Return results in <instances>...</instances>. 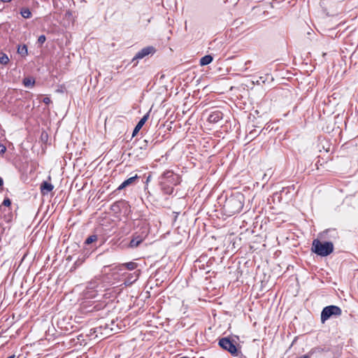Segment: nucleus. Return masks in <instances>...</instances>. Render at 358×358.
Masks as SVG:
<instances>
[{
  "label": "nucleus",
  "instance_id": "nucleus-1",
  "mask_svg": "<svg viewBox=\"0 0 358 358\" xmlns=\"http://www.w3.org/2000/svg\"><path fill=\"white\" fill-rule=\"evenodd\" d=\"M244 206V196L241 193L231 195L224 203L223 209L229 216H232L240 213Z\"/></svg>",
  "mask_w": 358,
  "mask_h": 358
},
{
  "label": "nucleus",
  "instance_id": "nucleus-15",
  "mask_svg": "<svg viewBox=\"0 0 358 358\" xmlns=\"http://www.w3.org/2000/svg\"><path fill=\"white\" fill-rule=\"evenodd\" d=\"M9 62V58L6 54L3 52L0 53V63L1 64H7Z\"/></svg>",
  "mask_w": 358,
  "mask_h": 358
},
{
  "label": "nucleus",
  "instance_id": "nucleus-18",
  "mask_svg": "<svg viewBox=\"0 0 358 358\" xmlns=\"http://www.w3.org/2000/svg\"><path fill=\"white\" fill-rule=\"evenodd\" d=\"M17 51L20 54L24 55L27 54V48L25 45L19 47Z\"/></svg>",
  "mask_w": 358,
  "mask_h": 358
},
{
  "label": "nucleus",
  "instance_id": "nucleus-12",
  "mask_svg": "<svg viewBox=\"0 0 358 358\" xmlns=\"http://www.w3.org/2000/svg\"><path fill=\"white\" fill-rule=\"evenodd\" d=\"M268 75H266L265 76H260L258 78V79H257V80H253L252 83L257 85L264 84L266 81L268 80Z\"/></svg>",
  "mask_w": 358,
  "mask_h": 358
},
{
  "label": "nucleus",
  "instance_id": "nucleus-8",
  "mask_svg": "<svg viewBox=\"0 0 358 358\" xmlns=\"http://www.w3.org/2000/svg\"><path fill=\"white\" fill-rule=\"evenodd\" d=\"M222 119V113L220 111H214L208 117V120L210 123H216Z\"/></svg>",
  "mask_w": 358,
  "mask_h": 358
},
{
  "label": "nucleus",
  "instance_id": "nucleus-23",
  "mask_svg": "<svg viewBox=\"0 0 358 358\" xmlns=\"http://www.w3.org/2000/svg\"><path fill=\"white\" fill-rule=\"evenodd\" d=\"M6 151V148L4 145L0 144V154H4Z\"/></svg>",
  "mask_w": 358,
  "mask_h": 358
},
{
  "label": "nucleus",
  "instance_id": "nucleus-20",
  "mask_svg": "<svg viewBox=\"0 0 358 358\" xmlns=\"http://www.w3.org/2000/svg\"><path fill=\"white\" fill-rule=\"evenodd\" d=\"M259 134V132H257L255 129H254V130H252L250 131L249 136H250L251 138H254L257 136H258Z\"/></svg>",
  "mask_w": 358,
  "mask_h": 358
},
{
  "label": "nucleus",
  "instance_id": "nucleus-21",
  "mask_svg": "<svg viewBox=\"0 0 358 358\" xmlns=\"http://www.w3.org/2000/svg\"><path fill=\"white\" fill-rule=\"evenodd\" d=\"M2 204L5 206L9 207L11 205V201L9 198H5Z\"/></svg>",
  "mask_w": 358,
  "mask_h": 358
},
{
  "label": "nucleus",
  "instance_id": "nucleus-26",
  "mask_svg": "<svg viewBox=\"0 0 358 358\" xmlns=\"http://www.w3.org/2000/svg\"><path fill=\"white\" fill-rule=\"evenodd\" d=\"M128 179H131V180L138 179V176H137V175H135L134 176H131V177L129 178Z\"/></svg>",
  "mask_w": 358,
  "mask_h": 358
},
{
  "label": "nucleus",
  "instance_id": "nucleus-4",
  "mask_svg": "<svg viewBox=\"0 0 358 358\" xmlns=\"http://www.w3.org/2000/svg\"><path fill=\"white\" fill-rule=\"evenodd\" d=\"M219 345L225 350H227L233 356L238 355V350L233 342L227 337L222 338L219 341Z\"/></svg>",
  "mask_w": 358,
  "mask_h": 358
},
{
  "label": "nucleus",
  "instance_id": "nucleus-28",
  "mask_svg": "<svg viewBox=\"0 0 358 358\" xmlns=\"http://www.w3.org/2000/svg\"><path fill=\"white\" fill-rule=\"evenodd\" d=\"M7 358H15V355H12L8 356Z\"/></svg>",
  "mask_w": 358,
  "mask_h": 358
},
{
  "label": "nucleus",
  "instance_id": "nucleus-30",
  "mask_svg": "<svg viewBox=\"0 0 358 358\" xmlns=\"http://www.w3.org/2000/svg\"><path fill=\"white\" fill-rule=\"evenodd\" d=\"M3 180H0V186L3 185Z\"/></svg>",
  "mask_w": 358,
  "mask_h": 358
},
{
  "label": "nucleus",
  "instance_id": "nucleus-11",
  "mask_svg": "<svg viewBox=\"0 0 358 358\" xmlns=\"http://www.w3.org/2000/svg\"><path fill=\"white\" fill-rule=\"evenodd\" d=\"M213 61V57L211 55H206L201 58L200 59V65L206 66L209 64Z\"/></svg>",
  "mask_w": 358,
  "mask_h": 358
},
{
  "label": "nucleus",
  "instance_id": "nucleus-10",
  "mask_svg": "<svg viewBox=\"0 0 358 358\" xmlns=\"http://www.w3.org/2000/svg\"><path fill=\"white\" fill-rule=\"evenodd\" d=\"M169 180L163 181L160 183L162 190L166 194H171L173 191V187L171 185L169 184Z\"/></svg>",
  "mask_w": 358,
  "mask_h": 358
},
{
  "label": "nucleus",
  "instance_id": "nucleus-7",
  "mask_svg": "<svg viewBox=\"0 0 358 358\" xmlns=\"http://www.w3.org/2000/svg\"><path fill=\"white\" fill-rule=\"evenodd\" d=\"M54 189V185L50 181L44 180L41 186V193L43 196L48 195L50 192H51Z\"/></svg>",
  "mask_w": 358,
  "mask_h": 358
},
{
  "label": "nucleus",
  "instance_id": "nucleus-17",
  "mask_svg": "<svg viewBox=\"0 0 358 358\" xmlns=\"http://www.w3.org/2000/svg\"><path fill=\"white\" fill-rule=\"evenodd\" d=\"M23 84L25 87H32L34 84V80L31 78H26L23 80Z\"/></svg>",
  "mask_w": 358,
  "mask_h": 358
},
{
  "label": "nucleus",
  "instance_id": "nucleus-27",
  "mask_svg": "<svg viewBox=\"0 0 358 358\" xmlns=\"http://www.w3.org/2000/svg\"><path fill=\"white\" fill-rule=\"evenodd\" d=\"M0 1H2V2L8 3V2H10L12 0H0Z\"/></svg>",
  "mask_w": 358,
  "mask_h": 358
},
{
  "label": "nucleus",
  "instance_id": "nucleus-6",
  "mask_svg": "<svg viewBox=\"0 0 358 358\" xmlns=\"http://www.w3.org/2000/svg\"><path fill=\"white\" fill-rule=\"evenodd\" d=\"M156 52V49L153 46H147L141 49L140 51H138L136 55L132 59V62L136 61L134 66H136L138 64V60L144 58L145 57L152 55Z\"/></svg>",
  "mask_w": 358,
  "mask_h": 358
},
{
  "label": "nucleus",
  "instance_id": "nucleus-5",
  "mask_svg": "<svg viewBox=\"0 0 358 358\" xmlns=\"http://www.w3.org/2000/svg\"><path fill=\"white\" fill-rule=\"evenodd\" d=\"M148 236V232L143 231L141 232H135L131 236V239L129 244V248H136L142 243Z\"/></svg>",
  "mask_w": 358,
  "mask_h": 358
},
{
  "label": "nucleus",
  "instance_id": "nucleus-16",
  "mask_svg": "<svg viewBox=\"0 0 358 358\" xmlns=\"http://www.w3.org/2000/svg\"><path fill=\"white\" fill-rule=\"evenodd\" d=\"M97 240V236L96 235H92V236H90L86 240H85V243L87 244V245H90L95 241H96Z\"/></svg>",
  "mask_w": 358,
  "mask_h": 358
},
{
  "label": "nucleus",
  "instance_id": "nucleus-33",
  "mask_svg": "<svg viewBox=\"0 0 358 358\" xmlns=\"http://www.w3.org/2000/svg\"><path fill=\"white\" fill-rule=\"evenodd\" d=\"M150 178V176H148L147 177V180H149Z\"/></svg>",
  "mask_w": 358,
  "mask_h": 358
},
{
  "label": "nucleus",
  "instance_id": "nucleus-14",
  "mask_svg": "<svg viewBox=\"0 0 358 358\" xmlns=\"http://www.w3.org/2000/svg\"><path fill=\"white\" fill-rule=\"evenodd\" d=\"M128 270L132 271L134 270L137 267V264L133 262H127L122 264Z\"/></svg>",
  "mask_w": 358,
  "mask_h": 358
},
{
  "label": "nucleus",
  "instance_id": "nucleus-19",
  "mask_svg": "<svg viewBox=\"0 0 358 358\" xmlns=\"http://www.w3.org/2000/svg\"><path fill=\"white\" fill-rule=\"evenodd\" d=\"M134 180H124L118 187L117 190H120L127 185H130Z\"/></svg>",
  "mask_w": 358,
  "mask_h": 358
},
{
  "label": "nucleus",
  "instance_id": "nucleus-22",
  "mask_svg": "<svg viewBox=\"0 0 358 358\" xmlns=\"http://www.w3.org/2000/svg\"><path fill=\"white\" fill-rule=\"evenodd\" d=\"M45 36L44 35H41L38 38V42L40 44H43L45 41Z\"/></svg>",
  "mask_w": 358,
  "mask_h": 358
},
{
  "label": "nucleus",
  "instance_id": "nucleus-3",
  "mask_svg": "<svg viewBox=\"0 0 358 358\" xmlns=\"http://www.w3.org/2000/svg\"><path fill=\"white\" fill-rule=\"evenodd\" d=\"M342 314V310L337 306H328L323 308L321 313V322L324 323L332 316H340Z\"/></svg>",
  "mask_w": 358,
  "mask_h": 358
},
{
  "label": "nucleus",
  "instance_id": "nucleus-35",
  "mask_svg": "<svg viewBox=\"0 0 358 358\" xmlns=\"http://www.w3.org/2000/svg\"><path fill=\"white\" fill-rule=\"evenodd\" d=\"M241 358H245V357H241Z\"/></svg>",
  "mask_w": 358,
  "mask_h": 358
},
{
  "label": "nucleus",
  "instance_id": "nucleus-13",
  "mask_svg": "<svg viewBox=\"0 0 358 358\" xmlns=\"http://www.w3.org/2000/svg\"><path fill=\"white\" fill-rule=\"evenodd\" d=\"M20 14L22 15V16L24 18H26V19L30 18L31 16V11L29 10V8H22L20 11Z\"/></svg>",
  "mask_w": 358,
  "mask_h": 358
},
{
  "label": "nucleus",
  "instance_id": "nucleus-32",
  "mask_svg": "<svg viewBox=\"0 0 358 358\" xmlns=\"http://www.w3.org/2000/svg\"><path fill=\"white\" fill-rule=\"evenodd\" d=\"M119 203H121V201H119ZM117 203H118V202H117ZM116 205H117V203L113 204V207L115 206Z\"/></svg>",
  "mask_w": 358,
  "mask_h": 358
},
{
  "label": "nucleus",
  "instance_id": "nucleus-34",
  "mask_svg": "<svg viewBox=\"0 0 358 358\" xmlns=\"http://www.w3.org/2000/svg\"><path fill=\"white\" fill-rule=\"evenodd\" d=\"M180 358H188V357H180Z\"/></svg>",
  "mask_w": 358,
  "mask_h": 358
},
{
  "label": "nucleus",
  "instance_id": "nucleus-2",
  "mask_svg": "<svg viewBox=\"0 0 358 358\" xmlns=\"http://www.w3.org/2000/svg\"><path fill=\"white\" fill-rule=\"evenodd\" d=\"M312 251L315 254L325 257L334 251V245L331 242H321L318 239H314L312 244Z\"/></svg>",
  "mask_w": 358,
  "mask_h": 358
},
{
  "label": "nucleus",
  "instance_id": "nucleus-24",
  "mask_svg": "<svg viewBox=\"0 0 358 358\" xmlns=\"http://www.w3.org/2000/svg\"><path fill=\"white\" fill-rule=\"evenodd\" d=\"M164 177L166 178H171L173 177V173L171 172V171H168V172L164 173Z\"/></svg>",
  "mask_w": 358,
  "mask_h": 358
},
{
  "label": "nucleus",
  "instance_id": "nucleus-25",
  "mask_svg": "<svg viewBox=\"0 0 358 358\" xmlns=\"http://www.w3.org/2000/svg\"><path fill=\"white\" fill-rule=\"evenodd\" d=\"M43 102L45 103V104H49L51 103V100L49 97H45L43 99Z\"/></svg>",
  "mask_w": 358,
  "mask_h": 358
},
{
  "label": "nucleus",
  "instance_id": "nucleus-9",
  "mask_svg": "<svg viewBox=\"0 0 358 358\" xmlns=\"http://www.w3.org/2000/svg\"><path fill=\"white\" fill-rule=\"evenodd\" d=\"M148 117H149V113H148L140 120V121L138 122V124H136V126L135 127V128L134 129L133 136H135L138 132V131L142 128L143 124L145 123V122L148 119Z\"/></svg>",
  "mask_w": 358,
  "mask_h": 358
},
{
  "label": "nucleus",
  "instance_id": "nucleus-31",
  "mask_svg": "<svg viewBox=\"0 0 358 358\" xmlns=\"http://www.w3.org/2000/svg\"><path fill=\"white\" fill-rule=\"evenodd\" d=\"M250 62H251L250 61H248V62H245V65H248V64H250Z\"/></svg>",
  "mask_w": 358,
  "mask_h": 358
},
{
  "label": "nucleus",
  "instance_id": "nucleus-29",
  "mask_svg": "<svg viewBox=\"0 0 358 358\" xmlns=\"http://www.w3.org/2000/svg\"><path fill=\"white\" fill-rule=\"evenodd\" d=\"M45 137H47V136H48L47 134H45ZM43 136H44V134L43 133V134H41V137H42L43 138Z\"/></svg>",
  "mask_w": 358,
  "mask_h": 358
}]
</instances>
